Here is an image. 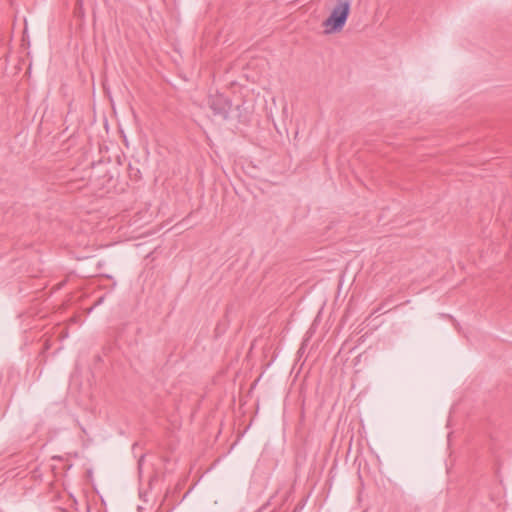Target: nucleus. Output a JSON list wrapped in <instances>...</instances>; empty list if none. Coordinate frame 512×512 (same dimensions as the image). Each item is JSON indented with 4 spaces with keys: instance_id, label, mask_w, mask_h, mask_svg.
I'll list each match as a JSON object with an SVG mask.
<instances>
[{
    "instance_id": "1",
    "label": "nucleus",
    "mask_w": 512,
    "mask_h": 512,
    "mask_svg": "<svg viewBox=\"0 0 512 512\" xmlns=\"http://www.w3.org/2000/svg\"><path fill=\"white\" fill-rule=\"evenodd\" d=\"M351 5L348 2H337L330 15L323 21L325 34H335L343 30L350 15Z\"/></svg>"
},
{
    "instance_id": "2",
    "label": "nucleus",
    "mask_w": 512,
    "mask_h": 512,
    "mask_svg": "<svg viewBox=\"0 0 512 512\" xmlns=\"http://www.w3.org/2000/svg\"><path fill=\"white\" fill-rule=\"evenodd\" d=\"M207 104L215 116L224 120L228 119L232 107V102L228 97L220 93L211 94L208 97Z\"/></svg>"
},
{
    "instance_id": "4",
    "label": "nucleus",
    "mask_w": 512,
    "mask_h": 512,
    "mask_svg": "<svg viewBox=\"0 0 512 512\" xmlns=\"http://www.w3.org/2000/svg\"><path fill=\"white\" fill-rule=\"evenodd\" d=\"M352 1H353V0H339L338 2H348V4H350V5H351V4H352Z\"/></svg>"
},
{
    "instance_id": "3",
    "label": "nucleus",
    "mask_w": 512,
    "mask_h": 512,
    "mask_svg": "<svg viewBox=\"0 0 512 512\" xmlns=\"http://www.w3.org/2000/svg\"><path fill=\"white\" fill-rule=\"evenodd\" d=\"M139 162L129 163L127 167L128 176L131 180L137 182L142 178L140 168L138 167Z\"/></svg>"
}]
</instances>
